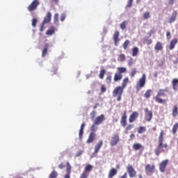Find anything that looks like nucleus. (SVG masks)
<instances>
[{
  "mask_svg": "<svg viewBox=\"0 0 178 178\" xmlns=\"http://www.w3.org/2000/svg\"><path fill=\"white\" fill-rule=\"evenodd\" d=\"M133 6V0H129L128 4L127 5V8H131Z\"/></svg>",
  "mask_w": 178,
  "mask_h": 178,
  "instance_id": "obj_50",
  "label": "nucleus"
},
{
  "mask_svg": "<svg viewBox=\"0 0 178 178\" xmlns=\"http://www.w3.org/2000/svg\"><path fill=\"white\" fill-rule=\"evenodd\" d=\"M177 15V13H172V16L169 19V23L170 24L173 23V22H175L176 20Z\"/></svg>",
  "mask_w": 178,
  "mask_h": 178,
  "instance_id": "obj_34",
  "label": "nucleus"
},
{
  "mask_svg": "<svg viewBox=\"0 0 178 178\" xmlns=\"http://www.w3.org/2000/svg\"><path fill=\"white\" fill-rule=\"evenodd\" d=\"M154 49L156 52H159V51H162V49H163L162 43L161 42H157L154 46Z\"/></svg>",
  "mask_w": 178,
  "mask_h": 178,
  "instance_id": "obj_21",
  "label": "nucleus"
},
{
  "mask_svg": "<svg viewBox=\"0 0 178 178\" xmlns=\"http://www.w3.org/2000/svg\"><path fill=\"white\" fill-rule=\"evenodd\" d=\"M101 91L102 92H105L106 91V87L104 85L101 86Z\"/></svg>",
  "mask_w": 178,
  "mask_h": 178,
  "instance_id": "obj_54",
  "label": "nucleus"
},
{
  "mask_svg": "<svg viewBox=\"0 0 178 178\" xmlns=\"http://www.w3.org/2000/svg\"><path fill=\"white\" fill-rule=\"evenodd\" d=\"M172 116L174 118H176L178 115V107H177V106H174L172 107Z\"/></svg>",
  "mask_w": 178,
  "mask_h": 178,
  "instance_id": "obj_27",
  "label": "nucleus"
},
{
  "mask_svg": "<svg viewBox=\"0 0 178 178\" xmlns=\"http://www.w3.org/2000/svg\"><path fill=\"white\" fill-rule=\"evenodd\" d=\"M152 131H156V127H154L152 128Z\"/></svg>",
  "mask_w": 178,
  "mask_h": 178,
  "instance_id": "obj_63",
  "label": "nucleus"
},
{
  "mask_svg": "<svg viewBox=\"0 0 178 178\" xmlns=\"http://www.w3.org/2000/svg\"><path fill=\"white\" fill-rule=\"evenodd\" d=\"M55 33V26H52L50 27V29L46 31L47 35H52Z\"/></svg>",
  "mask_w": 178,
  "mask_h": 178,
  "instance_id": "obj_26",
  "label": "nucleus"
},
{
  "mask_svg": "<svg viewBox=\"0 0 178 178\" xmlns=\"http://www.w3.org/2000/svg\"><path fill=\"white\" fill-rule=\"evenodd\" d=\"M147 131V127H139L138 129V134H143V133H145Z\"/></svg>",
  "mask_w": 178,
  "mask_h": 178,
  "instance_id": "obj_30",
  "label": "nucleus"
},
{
  "mask_svg": "<svg viewBox=\"0 0 178 178\" xmlns=\"http://www.w3.org/2000/svg\"><path fill=\"white\" fill-rule=\"evenodd\" d=\"M123 77V75L122 74H119L118 72L115 73L113 77V81H120Z\"/></svg>",
  "mask_w": 178,
  "mask_h": 178,
  "instance_id": "obj_25",
  "label": "nucleus"
},
{
  "mask_svg": "<svg viewBox=\"0 0 178 178\" xmlns=\"http://www.w3.org/2000/svg\"><path fill=\"white\" fill-rule=\"evenodd\" d=\"M166 92H168V88L159 90L157 95L154 97V99L157 104H168L167 99H163L161 98V97H165L166 95Z\"/></svg>",
  "mask_w": 178,
  "mask_h": 178,
  "instance_id": "obj_2",
  "label": "nucleus"
},
{
  "mask_svg": "<svg viewBox=\"0 0 178 178\" xmlns=\"http://www.w3.org/2000/svg\"><path fill=\"white\" fill-rule=\"evenodd\" d=\"M150 15L149 12H146L143 14V19L144 20H147V19H149Z\"/></svg>",
  "mask_w": 178,
  "mask_h": 178,
  "instance_id": "obj_46",
  "label": "nucleus"
},
{
  "mask_svg": "<svg viewBox=\"0 0 178 178\" xmlns=\"http://www.w3.org/2000/svg\"><path fill=\"white\" fill-rule=\"evenodd\" d=\"M168 5H173L175 3V0H168Z\"/></svg>",
  "mask_w": 178,
  "mask_h": 178,
  "instance_id": "obj_59",
  "label": "nucleus"
},
{
  "mask_svg": "<svg viewBox=\"0 0 178 178\" xmlns=\"http://www.w3.org/2000/svg\"><path fill=\"white\" fill-rule=\"evenodd\" d=\"M54 74H56V70L52 71L51 76H54Z\"/></svg>",
  "mask_w": 178,
  "mask_h": 178,
  "instance_id": "obj_62",
  "label": "nucleus"
},
{
  "mask_svg": "<svg viewBox=\"0 0 178 178\" xmlns=\"http://www.w3.org/2000/svg\"><path fill=\"white\" fill-rule=\"evenodd\" d=\"M84 127H86V124L82 123L81 124V127L79 132V140H83V134H84Z\"/></svg>",
  "mask_w": 178,
  "mask_h": 178,
  "instance_id": "obj_17",
  "label": "nucleus"
},
{
  "mask_svg": "<svg viewBox=\"0 0 178 178\" xmlns=\"http://www.w3.org/2000/svg\"><path fill=\"white\" fill-rule=\"evenodd\" d=\"M98 124H95L94 122V124L90 127V131L91 133H95V131L97 130H98Z\"/></svg>",
  "mask_w": 178,
  "mask_h": 178,
  "instance_id": "obj_32",
  "label": "nucleus"
},
{
  "mask_svg": "<svg viewBox=\"0 0 178 178\" xmlns=\"http://www.w3.org/2000/svg\"><path fill=\"white\" fill-rule=\"evenodd\" d=\"M45 24H46L45 23L42 22V24L40 26V31H44V29L45 27Z\"/></svg>",
  "mask_w": 178,
  "mask_h": 178,
  "instance_id": "obj_56",
  "label": "nucleus"
},
{
  "mask_svg": "<svg viewBox=\"0 0 178 178\" xmlns=\"http://www.w3.org/2000/svg\"><path fill=\"white\" fill-rule=\"evenodd\" d=\"M124 91V88L122 86H117L113 90V97L114 98H117V101H122V95H123V92Z\"/></svg>",
  "mask_w": 178,
  "mask_h": 178,
  "instance_id": "obj_3",
  "label": "nucleus"
},
{
  "mask_svg": "<svg viewBox=\"0 0 178 178\" xmlns=\"http://www.w3.org/2000/svg\"><path fill=\"white\" fill-rule=\"evenodd\" d=\"M88 175H90V172H86V171H83L79 178H87L88 177Z\"/></svg>",
  "mask_w": 178,
  "mask_h": 178,
  "instance_id": "obj_42",
  "label": "nucleus"
},
{
  "mask_svg": "<svg viewBox=\"0 0 178 178\" xmlns=\"http://www.w3.org/2000/svg\"><path fill=\"white\" fill-rule=\"evenodd\" d=\"M168 163H169V160L168 159L163 160L159 163V168L160 172L163 173L165 170H166V166H168Z\"/></svg>",
  "mask_w": 178,
  "mask_h": 178,
  "instance_id": "obj_8",
  "label": "nucleus"
},
{
  "mask_svg": "<svg viewBox=\"0 0 178 178\" xmlns=\"http://www.w3.org/2000/svg\"><path fill=\"white\" fill-rule=\"evenodd\" d=\"M36 24H37V19L33 18L32 19V26H33V27H35Z\"/></svg>",
  "mask_w": 178,
  "mask_h": 178,
  "instance_id": "obj_52",
  "label": "nucleus"
},
{
  "mask_svg": "<svg viewBox=\"0 0 178 178\" xmlns=\"http://www.w3.org/2000/svg\"><path fill=\"white\" fill-rule=\"evenodd\" d=\"M174 63H178V58L174 61Z\"/></svg>",
  "mask_w": 178,
  "mask_h": 178,
  "instance_id": "obj_64",
  "label": "nucleus"
},
{
  "mask_svg": "<svg viewBox=\"0 0 178 178\" xmlns=\"http://www.w3.org/2000/svg\"><path fill=\"white\" fill-rule=\"evenodd\" d=\"M66 19V15H65V14H62L61 15H60V21L61 22H65V19Z\"/></svg>",
  "mask_w": 178,
  "mask_h": 178,
  "instance_id": "obj_55",
  "label": "nucleus"
},
{
  "mask_svg": "<svg viewBox=\"0 0 178 178\" xmlns=\"http://www.w3.org/2000/svg\"><path fill=\"white\" fill-rule=\"evenodd\" d=\"M151 92H152V90L148 89L144 95L145 98H149V97H151Z\"/></svg>",
  "mask_w": 178,
  "mask_h": 178,
  "instance_id": "obj_40",
  "label": "nucleus"
},
{
  "mask_svg": "<svg viewBox=\"0 0 178 178\" xmlns=\"http://www.w3.org/2000/svg\"><path fill=\"white\" fill-rule=\"evenodd\" d=\"M134 63V60H133V58H131L128 61V65L132 66Z\"/></svg>",
  "mask_w": 178,
  "mask_h": 178,
  "instance_id": "obj_49",
  "label": "nucleus"
},
{
  "mask_svg": "<svg viewBox=\"0 0 178 178\" xmlns=\"http://www.w3.org/2000/svg\"><path fill=\"white\" fill-rule=\"evenodd\" d=\"M105 73H106V71L104 69L100 70V72L99 74V79L102 80L104 79V76H105Z\"/></svg>",
  "mask_w": 178,
  "mask_h": 178,
  "instance_id": "obj_38",
  "label": "nucleus"
},
{
  "mask_svg": "<svg viewBox=\"0 0 178 178\" xmlns=\"http://www.w3.org/2000/svg\"><path fill=\"white\" fill-rule=\"evenodd\" d=\"M133 149H134V151H138V149H144V147L140 143H134L133 145Z\"/></svg>",
  "mask_w": 178,
  "mask_h": 178,
  "instance_id": "obj_24",
  "label": "nucleus"
},
{
  "mask_svg": "<svg viewBox=\"0 0 178 178\" xmlns=\"http://www.w3.org/2000/svg\"><path fill=\"white\" fill-rule=\"evenodd\" d=\"M40 6V0H33L27 7L29 12H34L37 10V8Z\"/></svg>",
  "mask_w": 178,
  "mask_h": 178,
  "instance_id": "obj_5",
  "label": "nucleus"
},
{
  "mask_svg": "<svg viewBox=\"0 0 178 178\" xmlns=\"http://www.w3.org/2000/svg\"><path fill=\"white\" fill-rule=\"evenodd\" d=\"M92 170V165L88 164L86 165L84 172H86V173H90V172H91Z\"/></svg>",
  "mask_w": 178,
  "mask_h": 178,
  "instance_id": "obj_31",
  "label": "nucleus"
},
{
  "mask_svg": "<svg viewBox=\"0 0 178 178\" xmlns=\"http://www.w3.org/2000/svg\"><path fill=\"white\" fill-rule=\"evenodd\" d=\"M134 137H136V136L134 134L130 135V139L131 140H133V138H134Z\"/></svg>",
  "mask_w": 178,
  "mask_h": 178,
  "instance_id": "obj_61",
  "label": "nucleus"
},
{
  "mask_svg": "<svg viewBox=\"0 0 178 178\" xmlns=\"http://www.w3.org/2000/svg\"><path fill=\"white\" fill-rule=\"evenodd\" d=\"M49 47V45H48V44H44V49L42 51V58L45 57V55H47V52L48 51Z\"/></svg>",
  "mask_w": 178,
  "mask_h": 178,
  "instance_id": "obj_29",
  "label": "nucleus"
},
{
  "mask_svg": "<svg viewBox=\"0 0 178 178\" xmlns=\"http://www.w3.org/2000/svg\"><path fill=\"white\" fill-rule=\"evenodd\" d=\"M172 90H174V91H177L178 79H173L172 80Z\"/></svg>",
  "mask_w": 178,
  "mask_h": 178,
  "instance_id": "obj_22",
  "label": "nucleus"
},
{
  "mask_svg": "<svg viewBox=\"0 0 178 178\" xmlns=\"http://www.w3.org/2000/svg\"><path fill=\"white\" fill-rule=\"evenodd\" d=\"M127 83H129V77H125L123 81H122V88H124L125 87L127 86Z\"/></svg>",
  "mask_w": 178,
  "mask_h": 178,
  "instance_id": "obj_33",
  "label": "nucleus"
},
{
  "mask_svg": "<svg viewBox=\"0 0 178 178\" xmlns=\"http://www.w3.org/2000/svg\"><path fill=\"white\" fill-rule=\"evenodd\" d=\"M59 169H65V164L63 163H61L58 165Z\"/></svg>",
  "mask_w": 178,
  "mask_h": 178,
  "instance_id": "obj_57",
  "label": "nucleus"
},
{
  "mask_svg": "<svg viewBox=\"0 0 178 178\" xmlns=\"http://www.w3.org/2000/svg\"><path fill=\"white\" fill-rule=\"evenodd\" d=\"M177 42H178L177 38L172 39L170 43L169 49H170V51H172V49H174Z\"/></svg>",
  "mask_w": 178,
  "mask_h": 178,
  "instance_id": "obj_20",
  "label": "nucleus"
},
{
  "mask_svg": "<svg viewBox=\"0 0 178 178\" xmlns=\"http://www.w3.org/2000/svg\"><path fill=\"white\" fill-rule=\"evenodd\" d=\"M72 172V165H70V163H66V172L67 175H65L64 178H70V172Z\"/></svg>",
  "mask_w": 178,
  "mask_h": 178,
  "instance_id": "obj_15",
  "label": "nucleus"
},
{
  "mask_svg": "<svg viewBox=\"0 0 178 178\" xmlns=\"http://www.w3.org/2000/svg\"><path fill=\"white\" fill-rule=\"evenodd\" d=\"M138 55V47H134L132 48V56H137Z\"/></svg>",
  "mask_w": 178,
  "mask_h": 178,
  "instance_id": "obj_36",
  "label": "nucleus"
},
{
  "mask_svg": "<svg viewBox=\"0 0 178 178\" xmlns=\"http://www.w3.org/2000/svg\"><path fill=\"white\" fill-rule=\"evenodd\" d=\"M120 124L122 127H126V125L127 124V115L126 111H124L121 117Z\"/></svg>",
  "mask_w": 178,
  "mask_h": 178,
  "instance_id": "obj_12",
  "label": "nucleus"
},
{
  "mask_svg": "<svg viewBox=\"0 0 178 178\" xmlns=\"http://www.w3.org/2000/svg\"><path fill=\"white\" fill-rule=\"evenodd\" d=\"M177 129H178V124L176 123L175 124H174L172 129V134H176V132L177 131Z\"/></svg>",
  "mask_w": 178,
  "mask_h": 178,
  "instance_id": "obj_41",
  "label": "nucleus"
},
{
  "mask_svg": "<svg viewBox=\"0 0 178 178\" xmlns=\"http://www.w3.org/2000/svg\"><path fill=\"white\" fill-rule=\"evenodd\" d=\"M128 24H129V22L127 21L122 22V23H121L120 25L121 30H125L126 27H127Z\"/></svg>",
  "mask_w": 178,
  "mask_h": 178,
  "instance_id": "obj_35",
  "label": "nucleus"
},
{
  "mask_svg": "<svg viewBox=\"0 0 178 178\" xmlns=\"http://www.w3.org/2000/svg\"><path fill=\"white\" fill-rule=\"evenodd\" d=\"M59 22V14L56 13L54 16V24H56Z\"/></svg>",
  "mask_w": 178,
  "mask_h": 178,
  "instance_id": "obj_39",
  "label": "nucleus"
},
{
  "mask_svg": "<svg viewBox=\"0 0 178 178\" xmlns=\"http://www.w3.org/2000/svg\"><path fill=\"white\" fill-rule=\"evenodd\" d=\"M137 118H138V113L137 111H134L131 113V115L129 116V123H133V122H135Z\"/></svg>",
  "mask_w": 178,
  "mask_h": 178,
  "instance_id": "obj_16",
  "label": "nucleus"
},
{
  "mask_svg": "<svg viewBox=\"0 0 178 178\" xmlns=\"http://www.w3.org/2000/svg\"><path fill=\"white\" fill-rule=\"evenodd\" d=\"M95 137H97V134L94 132H90L88 136V140H86L87 144H91V143H94V140H95Z\"/></svg>",
  "mask_w": 178,
  "mask_h": 178,
  "instance_id": "obj_14",
  "label": "nucleus"
},
{
  "mask_svg": "<svg viewBox=\"0 0 178 178\" xmlns=\"http://www.w3.org/2000/svg\"><path fill=\"white\" fill-rule=\"evenodd\" d=\"M56 177H58V172L55 170L52 171L49 176V178H56Z\"/></svg>",
  "mask_w": 178,
  "mask_h": 178,
  "instance_id": "obj_37",
  "label": "nucleus"
},
{
  "mask_svg": "<svg viewBox=\"0 0 178 178\" xmlns=\"http://www.w3.org/2000/svg\"><path fill=\"white\" fill-rule=\"evenodd\" d=\"M116 175H118V170L115 168H111L108 172V178H113Z\"/></svg>",
  "mask_w": 178,
  "mask_h": 178,
  "instance_id": "obj_19",
  "label": "nucleus"
},
{
  "mask_svg": "<svg viewBox=\"0 0 178 178\" xmlns=\"http://www.w3.org/2000/svg\"><path fill=\"white\" fill-rule=\"evenodd\" d=\"M127 172H128L130 178L136 177V176H137V172H136L133 165H128L127 167Z\"/></svg>",
  "mask_w": 178,
  "mask_h": 178,
  "instance_id": "obj_7",
  "label": "nucleus"
},
{
  "mask_svg": "<svg viewBox=\"0 0 178 178\" xmlns=\"http://www.w3.org/2000/svg\"><path fill=\"white\" fill-rule=\"evenodd\" d=\"M82 154H83V151H82V150L79 151V152H77L76 153V157H79V156H80V155H81Z\"/></svg>",
  "mask_w": 178,
  "mask_h": 178,
  "instance_id": "obj_58",
  "label": "nucleus"
},
{
  "mask_svg": "<svg viewBox=\"0 0 178 178\" xmlns=\"http://www.w3.org/2000/svg\"><path fill=\"white\" fill-rule=\"evenodd\" d=\"M136 73H137V70L135 68L130 72L129 75L131 78H133L134 76H136Z\"/></svg>",
  "mask_w": 178,
  "mask_h": 178,
  "instance_id": "obj_47",
  "label": "nucleus"
},
{
  "mask_svg": "<svg viewBox=\"0 0 178 178\" xmlns=\"http://www.w3.org/2000/svg\"><path fill=\"white\" fill-rule=\"evenodd\" d=\"M130 44V40H127L123 44V49H127V47H129V44Z\"/></svg>",
  "mask_w": 178,
  "mask_h": 178,
  "instance_id": "obj_43",
  "label": "nucleus"
},
{
  "mask_svg": "<svg viewBox=\"0 0 178 178\" xmlns=\"http://www.w3.org/2000/svg\"><path fill=\"white\" fill-rule=\"evenodd\" d=\"M104 142L102 140H99V143L95 146V152L94 154H98L99 149H101V147H102Z\"/></svg>",
  "mask_w": 178,
  "mask_h": 178,
  "instance_id": "obj_18",
  "label": "nucleus"
},
{
  "mask_svg": "<svg viewBox=\"0 0 178 178\" xmlns=\"http://www.w3.org/2000/svg\"><path fill=\"white\" fill-rule=\"evenodd\" d=\"M166 37H167V40H170V38H172V35L170 34V32L169 31L166 32Z\"/></svg>",
  "mask_w": 178,
  "mask_h": 178,
  "instance_id": "obj_53",
  "label": "nucleus"
},
{
  "mask_svg": "<svg viewBox=\"0 0 178 178\" xmlns=\"http://www.w3.org/2000/svg\"><path fill=\"white\" fill-rule=\"evenodd\" d=\"M117 70H118V73H119L120 74L126 73V72H127V70L124 67H119L117 68Z\"/></svg>",
  "mask_w": 178,
  "mask_h": 178,
  "instance_id": "obj_28",
  "label": "nucleus"
},
{
  "mask_svg": "<svg viewBox=\"0 0 178 178\" xmlns=\"http://www.w3.org/2000/svg\"><path fill=\"white\" fill-rule=\"evenodd\" d=\"M145 119L146 122H151L152 119V111H149L148 108H145Z\"/></svg>",
  "mask_w": 178,
  "mask_h": 178,
  "instance_id": "obj_10",
  "label": "nucleus"
},
{
  "mask_svg": "<svg viewBox=\"0 0 178 178\" xmlns=\"http://www.w3.org/2000/svg\"><path fill=\"white\" fill-rule=\"evenodd\" d=\"M163 130L161 131V133L159 136V140H158V146L155 149V155L156 156H159L162 152H165V149H168V144L165 143L163 144V135H164ZM165 148V149H163Z\"/></svg>",
  "mask_w": 178,
  "mask_h": 178,
  "instance_id": "obj_1",
  "label": "nucleus"
},
{
  "mask_svg": "<svg viewBox=\"0 0 178 178\" xmlns=\"http://www.w3.org/2000/svg\"><path fill=\"white\" fill-rule=\"evenodd\" d=\"M134 127V125L133 124H129L126 127L127 131H129V130H131L132 128Z\"/></svg>",
  "mask_w": 178,
  "mask_h": 178,
  "instance_id": "obj_51",
  "label": "nucleus"
},
{
  "mask_svg": "<svg viewBox=\"0 0 178 178\" xmlns=\"http://www.w3.org/2000/svg\"><path fill=\"white\" fill-rule=\"evenodd\" d=\"M145 170L146 175H152L153 173L155 172V165L152 164H147L145 167Z\"/></svg>",
  "mask_w": 178,
  "mask_h": 178,
  "instance_id": "obj_6",
  "label": "nucleus"
},
{
  "mask_svg": "<svg viewBox=\"0 0 178 178\" xmlns=\"http://www.w3.org/2000/svg\"><path fill=\"white\" fill-rule=\"evenodd\" d=\"M98 106H99V103H96L94 106H93V109H97L98 108Z\"/></svg>",
  "mask_w": 178,
  "mask_h": 178,
  "instance_id": "obj_60",
  "label": "nucleus"
},
{
  "mask_svg": "<svg viewBox=\"0 0 178 178\" xmlns=\"http://www.w3.org/2000/svg\"><path fill=\"white\" fill-rule=\"evenodd\" d=\"M113 40L115 42V45H118V42H119V31H115L113 35Z\"/></svg>",
  "mask_w": 178,
  "mask_h": 178,
  "instance_id": "obj_23",
  "label": "nucleus"
},
{
  "mask_svg": "<svg viewBox=\"0 0 178 178\" xmlns=\"http://www.w3.org/2000/svg\"><path fill=\"white\" fill-rule=\"evenodd\" d=\"M111 82H112V76L108 75L106 78V84H111Z\"/></svg>",
  "mask_w": 178,
  "mask_h": 178,
  "instance_id": "obj_44",
  "label": "nucleus"
},
{
  "mask_svg": "<svg viewBox=\"0 0 178 178\" xmlns=\"http://www.w3.org/2000/svg\"><path fill=\"white\" fill-rule=\"evenodd\" d=\"M52 19V14H51V12L48 11L47 13L46 16L44 17L42 22L44 24H48V23H51V20Z\"/></svg>",
  "mask_w": 178,
  "mask_h": 178,
  "instance_id": "obj_13",
  "label": "nucleus"
},
{
  "mask_svg": "<svg viewBox=\"0 0 178 178\" xmlns=\"http://www.w3.org/2000/svg\"><path fill=\"white\" fill-rule=\"evenodd\" d=\"M104 120H105V115L104 114H102L95 119L94 123L97 125L102 124Z\"/></svg>",
  "mask_w": 178,
  "mask_h": 178,
  "instance_id": "obj_11",
  "label": "nucleus"
},
{
  "mask_svg": "<svg viewBox=\"0 0 178 178\" xmlns=\"http://www.w3.org/2000/svg\"><path fill=\"white\" fill-rule=\"evenodd\" d=\"M119 59L121 62H124L126 60V56L124 54H121L119 56Z\"/></svg>",
  "mask_w": 178,
  "mask_h": 178,
  "instance_id": "obj_45",
  "label": "nucleus"
},
{
  "mask_svg": "<svg viewBox=\"0 0 178 178\" xmlns=\"http://www.w3.org/2000/svg\"><path fill=\"white\" fill-rule=\"evenodd\" d=\"M118 143H119V135L114 134L110 141V145L111 147H115V145H118Z\"/></svg>",
  "mask_w": 178,
  "mask_h": 178,
  "instance_id": "obj_9",
  "label": "nucleus"
},
{
  "mask_svg": "<svg viewBox=\"0 0 178 178\" xmlns=\"http://www.w3.org/2000/svg\"><path fill=\"white\" fill-rule=\"evenodd\" d=\"M147 77L145 76V74H143L141 76V78L138 80V81L136 83V90L137 92L141 90L145 86V80Z\"/></svg>",
  "mask_w": 178,
  "mask_h": 178,
  "instance_id": "obj_4",
  "label": "nucleus"
},
{
  "mask_svg": "<svg viewBox=\"0 0 178 178\" xmlns=\"http://www.w3.org/2000/svg\"><path fill=\"white\" fill-rule=\"evenodd\" d=\"M145 42L147 45H151V44H152V40L151 39H145Z\"/></svg>",
  "mask_w": 178,
  "mask_h": 178,
  "instance_id": "obj_48",
  "label": "nucleus"
}]
</instances>
